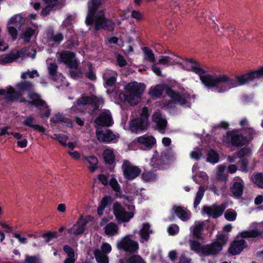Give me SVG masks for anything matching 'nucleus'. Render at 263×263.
Listing matches in <instances>:
<instances>
[{
    "instance_id": "obj_1",
    "label": "nucleus",
    "mask_w": 263,
    "mask_h": 263,
    "mask_svg": "<svg viewBox=\"0 0 263 263\" xmlns=\"http://www.w3.org/2000/svg\"><path fill=\"white\" fill-rule=\"evenodd\" d=\"M180 62L177 65L186 70H191L197 73L202 83L210 88H215V92H223L230 88L236 87L233 79L225 74L210 75L202 69L199 65L192 60H186L180 58Z\"/></svg>"
},
{
    "instance_id": "obj_2",
    "label": "nucleus",
    "mask_w": 263,
    "mask_h": 263,
    "mask_svg": "<svg viewBox=\"0 0 263 263\" xmlns=\"http://www.w3.org/2000/svg\"><path fill=\"white\" fill-rule=\"evenodd\" d=\"M88 14L85 21L87 25L94 23L96 30L114 29L115 24L104 17V10L101 7L100 0H90L88 3Z\"/></svg>"
},
{
    "instance_id": "obj_3",
    "label": "nucleus",
    "mask_w": 263,
    "mask_h": 263,
    "mask_svg": "<svg viewBox=\"0 0 263 263\" xmlns=\"http://www.w3.org/2000/svg\"><path fill=\"white\" fill-rule=\"evenodd\" d=\"M252 226L256 229L251 231L241 232L240 235L241 238L237 237L231 244L229 249V252L232 255L239 254L243 249L247 247L244 238L256 237L263 232V222L260 223H253Z\"/></svg>"
},
{
    "instance_id": "obj_4",
    "label": "nucleus",
    "mask_w": 263,
    "mask_h": 263,
    "mask_svg": "<svg viewBox=\"0 0 263 263\" xmlns=\"http://www.w3.org/2000/svg\"><path fill=\"white\" fill-rule=\"evenodd\" d=\"M145 88L144 84L136 82L128 83L125 86V89L128 93L125 96V100L132 105L136 104Z\"/></svg>"
},
{
    "instance_id": "obj_5",
    "label": "nucleus",
    "mask_w": 263,
    "mask_h": 263,
    "mask_svg": "<svg viewBox=\"0 0 263 263\" xmlns=\"http://www.w3.org/2000/svg\"><path fill=\"white\" fill-rule=\"evenodd\" d=\"M16 87L17 90H15L11 86L6 89H0V95H5L11 100H16L25 91L31 90L33 85L28 81H22L18 83Z\"/></svg>"
},
{
    "instance_id": "obj_6",
    "label": "nucleus",
    "mask_w": 263,
    "mask_h": 263,
    "mask_svg": "<svg viewBox=\"0 0 263 263\" xmlns=\"http://www.w3.org/2000/svg\"><path fill=\"white\" fill-rule=\"evenodd\" d=\"M148 116V109L146 107L142 108L140 117L133 119L129 124V129L133 133H137L143 130L148 126L147 118Z\"/></svg>"
},
{
    "instance_id": "obj_7",
    "label": "nucleus",
    "mask_w": 263,
    "mask_h": 263,
    "mask_svg": "<svg viewBox=\"0 0 263 263\" xmlns=\"http://www.w3.org/2000/svg\"><path fill=\"white\" fill-rule=\"evenodd\" d=\"M130 235H127L117 241L116 246L118 249L123 250L125 252L134 253L139 249L138 242L132 239Z\"/></svg>"
},
{
    "instance_id": "obj_8",
    "label": "nucleus",
    "mask_w": 263,
    "mask_h": 263,
    "mask_svg": "<svg viewBox=\"0 0 263 263\" xmlns=\"http://www.w3.org/2000/svg\"><path fill=\"white\" fill-rule=\"evenodd\" d=\"M129 211H127L119 203L115 202L113 204V212L118 221L128 222L134 216L133 207L128 206Z\"/></svg>"
},
{
    "instance_id": "obj_9",
    "label": "nucleus",
    "mask_w": 263,
    "mask_h": 263,
    "mask_svg": "<svg viewBox=\"0 0 263 263\" xmlns=\"http://www.w3.org/2000/svg\"><path fill=\"white\" fill-rule=\"evenodd\" d=\"M36 52L32 48H23L20 51H14L11 53L6 55L5 57L2 58L1 63L6 64L12 63L19 57H24L26 56L30 57L31 59H33L35 58Z\"/></svg>"
},
{
    "instance_id": "obj_10",
    "label": "nucleus",
    "mask_w": 263,
    "mask_h": 263,
    "mask_svg": "<svg viewBox=\"0 0 263 263\" xmlns=\"http://www.w3.org/2000/svg\"><path fill=\"white\" fill-rule=\"evenodd\" d=\"M168 96L175 102L178 103L181 105L189 106L190 104L194 101V96H191L187 92H183L182 93H178L171 89L167 90Z\"/></svg>"
},
{
    "instance_id": "obj_11",
    "label": "nucleus",
    "mask_w": 263,
    "mask_h": 263,
    "mask_svg": "<svg viewBox=\"0 0 263 263\" xmlns=\"http://www.w3.org/2000/svg\"><path fill=\"white\" fill-rule=\"evenodd\" d=\"M251 139V136L244 138L241 136L239 131L233 130L227 133L224 142L227 144L231 143L234 145L239 146L246 144Z\"/></svg>"
},
{
    "instance_id": "obj_12",
    "label": "nucleus",
    "mask_w": 263,
    "mask_h": 263,
    "mask_svg": "<svg viewBox=\"0 0 263 263\" xmlns=\"http://www.w3.org/2000/svg\"><path fill=\"white\" fill-rule=\"evenodd\" d=\"M29 104L34 105L41 110V116L48 118L50 114V110L48 108L45 101L42 100L40 96L36 93H29Z\"/></svg>"
},
{
    "instance_id": "obj_13",
    "label": "nucleus",
    "mask_w": 263,
    "mask_h": 263,
    "mask_svg": "<svg viewBox=\"0 0 263 263\" xmlns=\"http://www.w3.org/2000/svg\"><path fill=\"white\" fill-rule=\"evenodd\" d=\"M263 76V67L258 70L248 73L233 79L236 87L243 85L250 81L260 78Z\"/></svg>"
},
{
    "instance_id": "obj_14",
    "label": "nucleus",
    "mask_w": 263,
    "mask_h": 263,
    "mask_svg": "<svg viewBox=\"0 0 263 263\" xmlns=\"http://www.w3.org/2000/svg\"><path fill=\"white\" fill-rule=\"evenodd\" d=\"M92 219V217L90 216L86 217L81 216L78 219L76 224L68 229V233L74 236L83 234L86 230L87 224Z\"/></svg>"
},
{
    "instance_id": "obj_15",
    "label": "nucleus",
    "mask_w": 263,
    "mask_h": 263,
    "mask_svg": "<svg viewBox=\"0 0 263 263\" xmlns=\"http://www.w3.org/2000/svg\"><path fill=\"white\" fill-rule=\"evenodd\" d=\"M123 175L128 180H133L137 177L141 172V169L128 161H124L122 164Z\"/></svg>"
},
{
    "instance_id": "obj_16",
    "label": "nucleus",
    "mask_w": 263,
    "mask_h": 263,
    "mask_svg": "<svg viewBox=\"0 0 263 263\" xmlns=\"http://www.w3.org/2000/svg\"><path fill=\"white\" fill-rule=\"evenodd\" d=\"M24 22V18L20 15H16L9 20L7 29L9 33L13 39H15L17 36V31L16 28H20Z\"/></svg>"
},
{
    "instance_id": "obj_17",
    "label": "nucleus",
    "mask_w": 263,
    "mask_h": 263,
    "mask_svg": "<svg viewBox=\"0 0 263 263\" xmlns=\"http://www.w3.org/2000/svg\"><path fill=\"white\" fill-rule=\"evenodd\" d=\"M111 246L107 242H104L101 246L100 249L95 250L94 255L98 263H108V257L106 254L111 251Z\"/></svg>"
},
{
    "instance_id": "obj_18",
    "label": "nucleus",
    "mask_w": 263,
    "mask_h": 263,
    "mask_svg": "<svg viewBox=\"0 0 263 263\" xmlns=\"http://www.w3.org/2000/svg\"><path fill=\"white\" fill-rule=\"evenodd\" d=\"M96 136L99 141L105 142H115L119 138L118 134H114L110 130H101L100 129H97Z\"/></svg>"
},
{
    "instance_id": "obj_19",
    "label": "nucleus",
    "mask_w": 263,
    "mask_h": 263,
    "mask_svg": "<svg viewBox=\"0 0 263 263\" xmlns=\"http://www.w3.org/2000/svg\"><path fill=\"white\" fill-rule=\"evenodd\" d=\"M103 100L101 97L92 96L91 98H89L83 96L78 100V107L81 109L82 106L93 104L96 109H97L100 105L103 104Z\"/></svg>"
},
{
    "instance_id": "obj_20",
    "label": "nucleus",
    "mask_w": 263,
    "mask_h": 263,
    "mask_svg": "<svg viewBox=\"0 0 263 263\" xmlns=\"http://www.w3.org/2000/svg\"><path fill=\"white\" fill-rule=\"evenodd\" d=\"M134 142L141 148L145 149L150 148L154 145L156 143V139L153 136L145 135L137 138Z\"/></svg>"
},
{
    "instance_id": "obj_21",
    "label": "nucleus",
    "mask_w": 263,
    "mask_h": 263,
    "mask_svg": "<svg viewBox=\"0 0 263 263\" xmlns=\"http://www.w3.org/2000/svg\"><path fill=\"white\" fill-rule=\"evenodd\" d=\"M58 59L71 68H75L77 67V64L74 55L71 52L64 51L60 53Z\"/></svg>"
},
{
    "instance_id": "obj_22",
    "label": "nucleus",
    "mask_w": 263,
    "mask_h": 263,
    "mask_svg": "<svg viewBox=\"0 0 263 263\" xmlns=\"http://www.w3.org/2000/svg\"><path fill=\"white\" fill-rule=\"evenodd\" d=\"M226 207L227 205L225 203L219 205H213L211 206H204L203 208V211L209 216L217 218L222 214Z\"/></svg>"
},
{
    "instance_id": "obj_23",
    "label": "nucleus",
    "mask_w": 263,
    "mask_h": 263,
    "mask_svg": "<svg viewBox=\"0 0 263 263\" xmlns=\"http://www.w3.org/2000/svg\"><path fill=\"white\" fill-rule=\"evenodd\" d=\"M222 250V246L214 241L203 246L202 255L215 256Z\"/></svg>"
},
{
    "instance_id": "obj_24",
    "label": "nucleus",
    "mask_w": 263,
    "mask_h": 263,
    "mask_svg": "<svg viewBox=\"0 0 263 263\" xmlns=\"http://www.w3.org/2000/svg\"><path fill=\"white\" fill-rule=\"evenodd\" d=\"M180 57L171 53V55H161L158 60V64L167 66L177 65L180 61Z\"/></svg>"
},
{
    "instance_id": "obj_25",
    "label": "nucleus",
    "mask_w": 263,
    "mask_h": 263,
    "mask_svg": "<svg viewBox=\"0 0 263 263\" xmlns=\"http://www.w3.org/2000/svg\"><path fill=\"white\" fill-rule=\"evenodd\" d=\"M152 120L156 124L159 132L163 133V130L167 125L165 118L162 116L159 111H157L154 112L152 116Z\"/></svg>"
},
{
    "instance_id": "obj_26",
    "label": "nucleus",
    "mask_w": 263,
    "mask_h": 263,
    "mask_svg": "<svg viewBox=\"0 0 263 263\" xmlns=\"http://www.w3.org/2000/svg\"><path fill=\"white\" fill-rule=\"evenodd\" d=\"M95 123L99 126H110L112 124L110 112L108 110L102 112L95 120Z\"/></svg>"
},
{
    "instance_id": "obj_27",
    "label": "nucleus",
    "mask_w": 263,
    "mask_h": 263,
    "mask_svg": "<svg viewBox=\"0 0 263 263\" xmlns=\"http://www.w3.org/2000/svg\"><path fill=\"white\" fill-rule=\"evenodd\" d=\"M172 211L175 213L177 216L182 221H186L190 218V212L182 207L174 206Z\"/></svg>"
},
{
    "instance_id": "obj_28",
    "label": "nucleus",
    "mask_w": 263,
    "mask_h": 263,
    "mask_svg": "<svg viewBox=\"0 0 263 263\" xmlns=\"http://www.w3.org/2000/svg\"><path fill=\"white\" fill-rule=\"evenodd\" d=\"M117 73L116 71L111 70H107L103 74V79L105 81L106 85L108 86H112L116 82Z\"/></svg>"
},
{
    "instance_id": "obj_29",
    "label": "nucleus",
    "mask_w": 263,
    "mask_h": 263,
    "mask_svg": "<svg viewBox=\"0 0 263 263\" xmlns=\"http://www.w3.org/2000/svg\"><path fill=\"white\" fill-rule=\"evenodd\" d=\"M35 119L32 116H28L26 117L23 121V124L27 126L30 127L34 130H37L41 133H44L45 128L41 125L34 123Z\"/></svg>"
},
{
    "instance_id": "obj_30",
    "label": "nucleus",
    "mask_w": 263,
    "mask_h": 263,
    "mask_svg": "<svg viewBox=\"0 0 263 263\" xmlns=\"http://www.w3.org/2000/svg\"><path fill=\"white\" fill-rule=\"evenodd\" d=\"M205 221H197L194 223V225L191 228L192 230L193 235L197 238H200L201 233L205 227Z\"/></svg>"
},
{
    "instance_id": "obj_31",
    "label": "nucleus",
    "mask_w": 263,
    "mask_h": 263,
    "mask_svg": "<svg viewBox=\"0 0 263 263\" xmlns=\"http://www.w3.org/2000/svg\"><path fill=\"white\" fill-rule=\"evenodd\" d=\"M153 233L152 230L150 229V226L148 223H143L142 228L140 230V242L147 241L149 239V235Z\"/></svg>"
},
{
    "instance_id": "obj_32",
    "label": "nucleus",
    "mask_w": 263,
    "mask_h": 263,
    "mask_svg": "<svg viewBox=\"0 0 263 263\" xmlns=\"http://www.w3.org/2000/svg\"><path fill=\"white\" fill-rule=\"evenodd\" d=\"M104 231L107 236H114L118 234L119 227L116 223L111 222L105 226Z\"/></svg>"
},
{
    "instance_id": "obj_33",
    "label": "nucleus",
    "mask_w": 263,
    "mask_h": 263,
    "mask_svg": "<svg viewBox=\"0 0 263 263\" xmlns=\"http://www.w3.org/2000/svg\"><path fill=\"white\" fill-rule=\"evenodd\" d=\"M104 160L106 163L112 164L115 160L114 150L111 148L106 149L103 154Z\"/></svg>"
},
{
    "instance_id": "obj_34",
    "label": "nucleus",
    "mask_w": 263,
    "mask_h": 263,
    "mask_svg": "<svg viewBox=\"0 0 263 263\" xmlns=\"http://www.w3.org/2000/svg\"><path fill=\"white\" fill-rule=\"evenodd\" d=\"M164 85H158L155 87H152L149 90V94L152 97H158L160 96L165 89Z\"/></svg>"
},
{
    "instance_id": "obj_35",
    "label": "nucleus",
    "mask_w": 263,
    "mask_h": 263,
    "mask_svg": "<svg viewBox=\"0 0 263 263\" xmlns=\"http://www.w3.org/2000/svg\"><path fill=\"white\" fill-rule=\"evenodd\" d=\"M243 186L242 183V181L235 182L233 183L232 192L235 196L239 197L240 196L243 192Z\"/></svg>"
},
{
    "instance_id": "obj_36",
    "label": "nucleus",
    "mask_w": 263,
    "mask_h": 263,
    "mask_svg": "<svg viewBox=\"0 0 263 263\" xmlns=\"http://www.w3.org/2000/svg\"><path fill=\"white\" fill-rule=\"evenodd\" d=\"M225 164L220 165L217 168L216 178L218 180L221 181H224L227 179L228 175L225 173L226 168Z\"/></svg>"
},
{
    "instance_id": "obj_37",
    "label": "nucleus",
    "mask_w": 263,
    "mask_h": 263,
    "mask_svg": "<svg viewBox=\"0 0 263 263\" xmlns=\"http://www.w3.org/2000/svg\"><path fill=\"white\" fill-rule=\"evenodd\" d=\"M89 164V169L90 172H93L97 168V164L98 163V159L94 156L84 157Z\"/></svg>"
},
{
    "instance_id": "obj_38",
    "label": "nucleus",
    "mask_w": 263,
    "mask_h": 263,
    "mask_svg": "<svg viewBox=\"0 0 263 263\" xmlns=\"http://www.w3.org/2000/svg\"><path fill=\"white\" fill-rule=\"evenodd\" d=\"M64 250L68 256V257L65 259L64 263H74L75 259L74 258V254L73 250L68 246H65L64 247Z\"/></svg>"
},
{
    "instance_id": "obj_39",
    "label": "nucleus",
    "mask_w": 263,
    "mask_h": 263,
    "mask_svg": "<svg viewBox=\"0 0 263 263\" xmlns=\"http://www.w3.org/2000/svg\"><path fill=\"white\" fill-rule=\"evenodd\" d=\"M207 161L212 163H216L219 161V155L214 151L211 150L207 154Z\"/></svg>"
},
{
    "instance_id": "obj_40",
    "label": "nucleus",
    "mask_w": 263,
    "mask_h": 263,
    "mask_svg": "<svg viewBox=\"0 0 263 263\" xmlns=\"http://www.w3.org/2000/svg\"><path fill=\"white\" fill-rule=\"evenodd\" d=\"M190 246L192 250L197 253H201L202 254L203 246H201V244L198 241L196 240H190Z\"/></svg>"
},
{
    "instance_id": "obj_41",
    "label": "nucleus",
    "mask_w": 263,
    "mask_h": 263,
    "mask_svg": "<svg viewBox=\"0 0 263 263\" xmlns=\"http://www.w3.org/2000/svg\"><path fill=\"white\" fill-rule=\"evenodd\" d=\"M35 33L36 30L35 29H33L29 27L23 31L21 36L25 41L28 42L29 41L31 37Z\"/></svg>"
},
{
    "instance_id": "obj_42",
    "label": "nucleus",
    "mask_w": 263,
    "mask_h": 263,
    "mask_svg": "<svg viewBox=\"0 0 263 263\" xmlns=\"http://www.w3.org/2000/svg\"><path fill=\"white\" fill-rule=\"evenodd\" d=\"M204 189L203 186H200L199 188V190L198 192L197 193L194 203V208H197V206L200 203L201 200L203 198V196L204 195Z\"/></svg>"
},
{
    "instance_id": "obj_43",
    "label": "nucleus",
    "mask_w": 263,
    "mask_h": 263,
    "mask_svg": "<svg viewBox=\"0 0 263 263\" xmlns=\"http://www.w3.org/2000/svg\"><path fill=\"white\" fill-rule=\"evenodd\" d=\"M208 178L209 177L207 174L204 172H199L198 174L196 173V174L193 176L194 181L197 183H198L201 180H208Z\"/></svg>"
},
{
    "instance_id": "obj_44",
    "label": "nucleus",
    "mask_w": 263,
    "mask_h": 263,
    "mask_svg": "<svg viewBox=\"0 0 263 263\" xmlns=\"http://www.w3.org/2000/svg\"><path fill=\"white\" fill-rule=\"evenodd\" d=\"M144 59L151 63H153L155 60L154 54L151 50L147 48L144 49Z\"/></svg>"
},
{
    "instance_id": "obj_45",
    "label": "nucleus",
    "mask_w": 263,
    "mask_h": 263,
    "mask_svg": "<svg viewBox=\"0 0 263 263\" xmlns=\"http://www.w3.org/2000/svg\"><path fill=\"white\" fill-rule=\"evenodd\" d=\"M57 66L54 63L49 64L48 66V69L49 71V76L54 81H57Z\"/></svg>"
},
{
    "instance_id": "obj_46",
    "label": "nucleus",
    "mask_w": 263,
    "mask_h": 263,
    "mask_svg": "<svg viewBox=\"0 0 263 263\" xmlns=\"http://www.w3.org/2000/svg\"><path fill=\"white\" fill-rule=\"evenodd\" d=\"M253 182L260 187H263V174H257L252 178Z\"/></svg>"
},
{
    "instance_id": "obj_47",
    "label": "nucleus",
    "mask_w": 263,
    "mask_h": 263,
    "mask_svg": "<svg viewBox=\"0 0 263 263\" xmlns=\"http://www.w3.org/2000/svg\"><path fill=\"white\" fill-rule=\"evenodd\" d=\"M38 76H39V74L36 70L32 71L28 70L27 71L23 72L21 74V78L23 79H26L28 78L32 79L35 77Z\"/></svg>"
},
{
    "instance_id": "obj_48",
    "label": "nucleus",
    "mask_w": 263,
    "mask_h": 263,
    "mask_svg": "<svg viewBox=\"0 0 263 263\" xmlns=\"http://www.w3.org/2000/svg\"><path fill=\"white\" fill-rule=\"evenodd\" d=\"M142 177L143 180L146 181H151L155 180L157 178L156 175L152 172H144L142 175Z\"/></svg>"
},
{
    "instance_id": "obj_49",
    "label": "nucleus",
    "mask_w": 263,
    "mask_h": 263,
    "mask_svg": "<svg viewBox=\"0 0 263 263\" xmlns=\"http://www.w3.org/2000/svg\"><path fill=\"white\" fill-rule=\"evenodd\" d=\"M109 184L115 192L119 193L120 192V186L115 178L112 177L109 180Z\"/></svg>"
},
{
    "instance_id": "obj_50",
    "label": "nucleus",
    "mask_w": 263,
    "mask_h": 263,
    "mask_svg": "<svg viewBox=\"0 0 263 263\" xmlns=\"http://www.w3.org/2000/svg\"><path fill=\"white\" fill-rule=\"evenodd\" d=\"M52 138L57 139L59 142L63 146H66V142L68 140V137L64 135L54 134Z\"/></svg>"
},
{
    "instance_id": "obj_51",
    "label": "nucleus",
    "mask_w": 263,
    "mask_h": 263,
    "mask_svg": "<svg viewBox=\"0 0 263 263\" xmlns=\"http://www.w3.org/2000/svg\"><path fill=\"white\" fill-rule=\"evenodd\" d=\"M237 213L233 210H227L225 214V218L229 221H234L236 219Z\"/></svg>"
},
{
    "instance_id": "obj_52",
    "label": "nucleus",
    "mask_w": 263,
    "mask_h": 263,
    "mask_svg": "<svg viewBox=\"0 0 263 263\" xmlns=\"http://www.w3.org/2000/svg\"><path fill=\"white\" fill-rule=\"evenodd\" d=\"M74 14L67 15L66 19L63 22L62 26L66 28L68 27L72 24L74 20Z\"/></svg>"
},
{
    "instance_id": "obj_53",
    "label": "nucleus",
    "mask_w": 263,
    "mask_h": 263,
    "mask_svg": "<svg viewBox=\"0 0 263 263\" xmlns=\"http://www.w3.org/2000/svg\"><path fill=\"white\" fill-rule=\"evenodd\" d=\"M25 261L26 263H41V259L37 256H28L26 257Z\"/></svg>"
},
{
    "instance_id": "obj_54",
    "label": "nucleus",
    "mask_w": 263,
    "mask_h": 263,
    "mask_svg": "<svg viewBox=\"0 0 263 263\" xmlns=\"http://www.w3.org/2000/svg\"><path fill=\"white\" fill-rule=\"evenodd\" d=\"M228 238L227 236L223 234H218L217 236L216 241H214L215 242L218 243L222 246V248L223 246L226 243Z\"/></svg>"
},
{
    "instance_id": "obj_55",
    "label": "nucleus",
    "mask_w": 263,
    "mask_h": 263,
    "mask_svg": "<svg viewBox=\"0 0 263 263\" xmlns=\"http://www.w3.org/2000/svg\"><path fill=\"white\" fill-rule=\"evenodd\" d=\"M179 227L175 224H172L167 229V231L169 234L171 235H174L177 234L179 232Z\"/></svg>"
},
{
    "instance_id": "obj_56",
    "label": "nucleus",
    "mask_w": 263,
    "mask_h": 263,
    "mask_svg": "<svg viewBox=\"0 0 263 263\" xmlns=\"http://www.w3.org/2000/svg\"><path fill=\"white\" fill-rule=\"evenodd\" d=\"M129 263H145L139 255H133L128 259Z\"/></svg>"
},
{
    "instance_id": "obj_57",
    "label": "nucleus",
    "mask_w": 263,
    "mask_h": 263,
    "mask_svg": "<svg viewBox=\"0 0 263 263\" xmlns=\"http://www.w3.org/2000/svg\"><path fill=\"white\" fill-rule=\"evenodd\" d=\"M50 38L55 42H60L63 40L64 36L62 33H57L54 34H52Z\"/></svg>"
},
{
    "instance_id": "obj_58",
    "label": "nucleus",
    "mask_w": 263,
    "mask_h": 263,
    "mask_svg": "<svg viewBox=\"0 0 263 263\" xmlns=\"http://www.w3.org/2000/svg\"><path fill=\"white\" fill-rule=\"evenodd\" d=\"M2 28L0 27V51H4L8 49V45L2 37Z\"/></svg>"
},
{
    "instance_id": "obj_59",
    "label": "nucleus",
    "mask_w": 263,
    "mask_h": 263,
    "mask_svg": "<svg viewBox=\"0 0 263 263\" xmlns=\"http://www.w3.org/2000/svg\"><path fill=\"white\" fill-rule=\"evenodd\" d=\"M131 16L133 18L136 20L137 21H140L143 20V16L142 13L138 11L133 10L132 12Z\"/></svg>"
},
{
    "instance_id": "obj_60",
    "label": "nucleus",
    "mask_w": 263,
    "mask_h": 263,
    "mask_svg": "<svg viewBox=\"0 0 263 263\" xmlns=\"http://www.w3.org/2000/svg\"><path fill=\"white\" fill-rule=\"evenodd\" d=\"M201 153L198 149H195L190 153L191 158L198 160L200 159Z\"/></svg>"
},
{
    "instance_id": "obj_61",
    "label": "nucleus",
    "mask_w": 263,
    "mask_h": 263,
    "mask_svg": "<svg viewBox=\"0 0 263 263\" xmlns=\"http://www.w3.org/2000/svg\"><path fill=\"white\" fill-rule=\"evenodd\" d=\"M57 237V233L56 232H48L43 235V237L46 239L47 242H49L50 240L54 237Z\"/></svg>"
},
{
    "instance_id": "obj_62",
    "label": "nucleus",
    "mask_w": 263,
    "mask_h": 263,
    "mask_svg": "<svg viewBox=\"0 0 263 263\" xmlns=\"http://www.w3.org/2000/svg\"><path fill=\"white\" fill-rule=\"evenodd\" d=\"M117 61L118 62V64L121 67L125 66L127 64V62L126 60L124 59V58L120 55H118L117 56Z\"/></svg>"
},
{
    "instance_id": "obj_63",
    "label": "nucleus",
    "mask_w": 263,
    "mask_h": 263,
    "mask_svg": "<svg viewBox=\"0 0 263 263\" xmlns=\"http://www.w3.org/2000/svg\"><path fill=\"white\" fill-rule=\"evenodd\" d=\"M250 151L249 148L244 147L241 149L237 153V155L239 157H243L250 153Z\"/></svg>"
},
{
    "instance_id": "obj_64",
    "label": "nucleus",
    "mask_w": 263,
    "mask_h": 263,
    "mask_svg": "<svg viewBox=\"0 0 263 263\" xmlns=\"http://www.w3.org/2000/svg\"><path fill=\"white\" fill-rule=\"evenodd\" d=\"M14 237L17 239L21 243L25 244L28 242L27 239L26 238L22 237L19 234H14Z\"/></svg>"
}]
</instances>
